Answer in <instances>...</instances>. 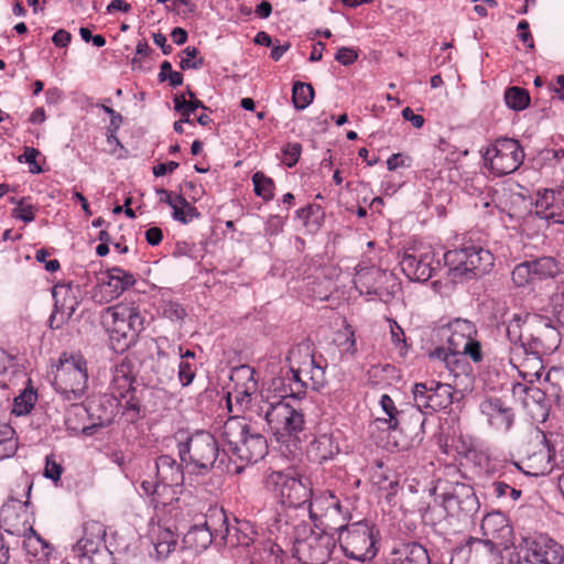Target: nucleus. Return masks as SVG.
Returning <instances> with one entry per match:
<instances>
[{
  "mask_svg": "<svg viewBox=\"0 0 564 564\" xmlns=\"http://www.w3.org/2000/svg\"><path fill=\"white\" fill-rule=\"evenodd\" d=\"M341 514V506L336 501L325 512V524L334 534H337L336 543H339L345 556L359 562L371 561L379 551L380 532L373 523L367 520L354 523H333L335 517Z\"/></svg>",
  "mask_w": 564,
  "mask_h": 564,
  "instance_id": "1",
  "label": "nucleus"
},
{
  "mask_svg": "<svg viewBox=\"0 0 564 564\" xmlns=\"http://www.w3.org/2000/svg\"><path fill=\"white\" fill-rule=\"evenodd\" d=\"M480 528L486 539L469 538L465 545L455 550L451 564H454L456 556L465 555H468L467 561L473 564L478 563V557L490 562L500 555V549L508 550L516 545L513 528L502 512L486 514Z\"/></svg>",
  "mask_w": 564,
  "mask_h": 564,
  "instance_id": "2",
  "label": "nucleus"
},
{
  "mask_svg": "<svg viewBox=\"0 0 564 564\" xmlns=\"http://www.w3.org/2000/svg\"><path fill=\"white\" fill-rule=\"evenodd\" d=\"M176 448L181 462L193 466L197 475H206L213 469L228 471V453L220 449L210 432L197 430L182 440L177 438Z\"/></svg>",
  "mask_w": 564,
  "mask_h": 564,
  "instance_id": "3",
  "label": "nucleus"
},
{
  "mask_svg": "<svg viewBox=\"0 0 564 564\" xmlns=\"http://www.w3.org/2000/svg\"><path fill=\"white\" fill-rule=\"evenodd\" d=\"M314 344L306 339L293 346L286 357L291 377H288L290 394L296 400L311 387L318 391L326 383L325 368L314 355Z\"/></svg>",
  "mask_w": 564,
  "mask_h": 564,
  "instance_id": "4",
  "label": "nucleus"
},
{
  "mask_svg": "<svg viewBox=\"0 0 564 564\" xmlns=\"http://www.w3.org/2000/svg\"><path fill=\"white\" fill-rule=\"evenodd\" d=\"M325 513L315 523L316 528L322 527L321 531H314L311 525L304 521L293 525V556L301 564H325L330 558L332 552L336 546L334 531H330L325 524Z\"/></svg>",
  "mask_w": 564,
  "mask_h": 564,
  "instance_id": "5",
  "label": "nucleus"
},
{
  "mask_svg": "<svg viewBox=\"0 0 564 564\" xmlns=\"http://www.w3.org/2000/svg\"><path fill=\"white\" fill-rule=\"evenodd\" d=\"M435 506L427 507L424 518L433 525L452 519L463 521L476 514L480 508L478 497L471 486L456 482L451 491L435 498Z\"/></svg>",
  "mask_w": 564,
  "mask_h": 564,
  "instance_id": "6",
  "label": "nucleus"
},
{
  "mask_svg": "<svg viewBox=\"0 0 564 564\" xmlns=\"http://www.w3.org/2000/svg\"><path fill=\"white\" fill-rule=\"evenodd\" d=\"M281 398L276 402L265 403L260 412L279 443L300 442L305 427L304 413L288 401L289 398L294 399L289 388H284Z\"/></svg>",
  "mask_w": 564,
  "mask_h": 564,
  "instance_id": "7",
  "label": "nucleus"
},
{
  "mask_svg": "<svg viewBox=\"0 0 564 564\" xmlns=\"http://www.w3.org/2000/svg\"><path fill=\"white\" fill-rule=\"evenodd\" d=\"M221 436L230 453L242 463L256 464L268 454L265 437L251 432L245 417L230 416L223 426Z\"/></svg>",
  "mask_w": 564,
  "mask_h": 564,
  "instance_id": "8",
  "label": "nucleus"
},
{
  "mask_svg": "<svg viewBox=\"0 0 564 564\" xmlns=\"http://www.w3.org/2000/svg\"><path fill=\"white\" fill-rule=\"evenodd\" d=\"M443 259L453 282L485 275L491 271L495 264L494 254L488 249L476 245H464L460 248L448 250L444 253Z\"/></svg>",
  "mask_w": 564,
  "mask_h": 564,
  "instance_id": "9",
  "label": "nucleus"
},
{
  "mask_svg": "<svg viewBox=\"0 0 564 564\" xmlns=\"http://www.w3.org/2000/svg\"><path fill=\"white\" fill-rule=\"evenodd\" d=\"M112 348L124 351L144 328V318L131 303H118L106 311Z\"/></svg>",
  "mask_w": 564,
  "mask_h": 564,
  "instance_id": "10",
  "label": "nucleus"
},
{
  "mask_svg": "<svg viewBox=\"0 0 564 564\" xmlns=\"http://www.w3.org/2000/svg\"><path fill=\"white\" fill-rule=\"evenodd\" d=\"M514 549L517 564H564V546L546 533L521 536Z\"/></svg>",
  "mask_w": 564,
  "mask_h": 564,
  "instance_id": "11",
  "label": "nucleus"
},
{
  "mask_svg": "<svg viewBox=\"0 0 564 564\" xmlns=\"http://www.w3.org/2000/svg\"><path fill=\"white\" fill-rule=\"evenodd\" d=\"M88 384L87 362L77 354L70 355L57 367L54 388L68 401L80 399Z\"/></svg>",
  "mask_w": 564,
  "mask_h": 564,
  "instance_id": "12",
  "label": "nucleus"
},
{
  "mask_svg": "<svg viewBox=\"0 0 564 564\" xmlns=\"http://www.w3.org/2000/svg\"><path fill=\"white\" fill-rule=\"evenodd\" d=\"M267 486L279 494L281 502L291 508H299L311 502L312 489L306 477L293 476L283 471H273L267 478ZM310 518L317 521V516L308 508Z\"/></svg>",
  "mask_w": 564,
  "mask_h": 564,
  "instance_id": "13",
  "label": "nucleus"
},
{
  "mask_svg": "<svg viewBox=\"0 0 564 564\" xmlns=\"http://www.w3.org/2000/svg\"><path fill=\"white\" fill-rule=\"evenodd\" d=\"M105 538L106 527L101 522L87 521L83 525V536L74 545L73 551L79 558H86L89 564H116Z\"/></svg>",
  "mask_w": 564,
  "mask_h": 564,
  "instance_id": "14",
  "label": "nucleus"
},
{
  "mask_svg": "<svg viewBox=\"0 0 564 564\" xmlns=\"http://www.w3.org/2000/svg\"><path fill=\"white\" fill-rule=\"evenodd\" d=\"M561 344V336L550 317L533 314L529 317V330L525 335V354L533 356L550 355Z\"/></svg>",
  "mask_w": 564,
  "mask_h": 564,
  "instance_id": "15",
  "label": "nucleus"
},
{
  "mask_svg": "<svg viewBox=\"0 0 564 564\" xmlns=\"http://www.w3.org/2000/svg\"><path fill=\"white\" fill-rule=\"evenodd\" d=\"M445 329L448 333L446 349L463 351L475 364L484 360L482 346L477 339L478 329L474 322L454 318L446 324Z\"/></svg>",
  "mask_w": 564,
  "mask_h": 564,
  "instance_id": "16",
  "label": "nucleus"
},
{
  "mask_svg": "<svg viewBox=\"0 0 564 564\" xmlns=\"http://www.w3.org/2000/svg\"><path fill=\"white\" fill-rule=\"evenodd\" d=\"M414 405L424 412H437L453 403V387L435 380L415 383L412 388Z\"/></svg>",
  "mask_w": 564,
  "mask_h": 564,
  "instance_id": "17",
  "label": "nucleus"
},
{
  "mask_svg": "<svg viewBox=\"0 0 564 564\" xmlns=\"http://www.w3.org/2000/svg\"><path fill=\"white\" fill-rule=\"evenodd\" d=\"M560 271V264L555 258L536 257L517 264L511 272V280L514 286L524 288L535 282L553 279Z\"/></svg>",
  "mask_w": 564,
  "mask_h": 564,
  "instance_id": "18",
  "label": "nucleus"
},
{
  "mask_svg": "<svg viewBox=\"0 0 564 564\" xmlns=\"http://www.w3.org/2000/svg\"><path fill=\"white\" fill-rule=\"evenodd\" d=\"M491 152L489 167L497 176L516 172L524 160V152L520 142L511 138L498 139L487 154Z\"/></svg>",
  "mask_w": 564,
  "mask_h": 564,
  "instance_id": "19",
  "label": "nucleus"
},
{
  "mask_svg": "<svg viewBox=\"0 0 564 564\" xmlns=\"http://www.w3.org/2000/svg\"><path fill=\"white\" fill-rule=\"evenodd\" d=\"M424 413L413 405H408L402 409L399 420H397L395 426L391 431L400 432L404 436V442L401 445L402 449L419 446L424 440Z\"/></svg>",
  "mask_w": 564,
  "mask_h": 564,
  "instance_id": "20",
  "label": "nucleus"
},
{
  "mask_svg": "<svg viewBox=\"0 0 564 564\" xmlns=\"http://www.w3.org/2000/svg\"><path fill=\"white\" fill-rule=\"evenodd\" d=\"M432 359L442 361L454 378L456 386L467 389L473 383V367L463 351H453L445 347H436L430 352Z\"/></svg>",
  "mask_w": 564,
  "mask_h": 564,
  "instance_id": "21",
  "label": "nucleus"
},
{
  "mask_svg": "<svg viewBox=\"0 0 564 564\" xmlns=\"http://www.w3.org/2000/svg\"><path fill=\"white\" fill-rule=\"evenodd\" d=\"M403 273L412 281L426 282L441 268L440 260H435L432 250L422 253L405 252L400 262Z\"/></svg>",
  "mask_w": 564,
  "mask_h": 564,
  "instance_id": "22",
  "label": "nucleus"
},
{
  "mask_svg": "<svg viewBox=\"0 0 564 564\" xmlns=\"http://www.w3.org/2000/svg\"><path fill=\"white\" fill-rule=\"evenodd\" d=\"M554 445L547 444V451H540L534 453L532 456L528 457L525 465L530 470H523V467L518 463H513L509 466L508 470H503L499 474L496 480H505L509 484L513 485L516 488L518 486L517 479L522 478L523 475H542L549 468V463L552 457V452H554Z\"/></svg>",
  "mask_w": 564,
  "mask_h": 564,
  "instance_id": "23",
  "label": "nucleus"
},
{
  "mask_svg": "<svg viewBox=\"0 0 564 564\" xmlns=\"http://www.w3.org/2000/svg\"><path fill=\"white\" fill-rule=\"evenodd\" d=\"M480 412L487 417L491 427L509 432L514 423V411L499 398H488L480 403Z\"/></svg>",
  "mask_w": 564,
  "mask_h": 564,
  "instance_id": "24",
  "label": "nucleus"
},
{
  "mask_svg": "<svg viewBox=\"0 0 564 564\" xmlns=\"http://www.w3.org/2000/svg\"><path fill=\"white\" fill-rule=\"evenodd\" d=\"M538 217L564 225V188L544 189L535 202Z\"/></svg>",
  "mask_w": 564,
  "mask_h": 564,
  "instance_id": "25",
  "label": "nucleus"
},
{
  "mask_svg": "<svg viewBox=\"0 0 564 564\" xmlns=\"http://www.w3.org/2000/svg\"><path fill=\"white\" fill-rule=\"evenodd\" d=\"M72 293L69 284L56 285L53 290V297L55 300L54 311L48 318V326L51 329H59L73 316L76 310V299L67 296Z\"/></svg>",
  "mask_w": 564,
  "mask_h": 564,
  "instance_id": "26",
  "label": "nucleus"
},
{
  "mask_svg": "<svg viewBox=\"0 0 564 564\" xmlns=\"http://www.w3.org/2000/svg\"><path fill=\"white\" fill-rule=\"evenodd\" d=\"M533 316L530 313H513L508 319L502 322L506 328V336L510 343V354L512 359L517 361L521 355L525 354L524 343L525 334L529 330V317Z\"/></svg>",
  "mask_w": 564,
  "mask_h": 564,
  "instance_id": "27",
  "label": "nucleus"
},
{
  "mask_svg": "<svg viewBox=\"0 0 564 564\" xmlns=\"http://www.w3.org/2000/svg\"><path fill=\"white\" fill-rule=\"evenodd\" d=\"M155 475L162 484V491L182 487L184 484L182 462L177 463L171 455H160L155 459Z\"/></svg>",
  "mask_w": 564,
  "mask_h": 564,
  "instance_id": "28",
  "label": "nucleus"
},
{
  "mask_svg": "<svg viewBox=\"0 0 564 564\" xmlns=\"http://www.w3.org/2000/svg\"><path fill=\"white\" fill-rule=\"evenodd\" d=\"M387 564H431L426 549L417 542L401 543L386 560Z\"/></svg>",
  "mask_w": 564,
  "mask_h": 564,
  "instance_id": "29",
  "label": "nucleus"
},
{
  "mask_svg": "<svg viewBox=\"0 0 564 564\" xmlns=\"http://www.w3.org/2000/svg\"><path fill=\"white\" fill-rule=\"evenodd\" d=\"M340 452L338 441L333 433L316 435L307 447L310 459L317 464L334 459Z\"/></svg>",
  "mask_w": 564,
  "mask_h": 564,
  "instance_id": "30",
  "label": "nucleus"
},
{
  "mask_svg": "<svg viewBox=\"0 0 564 564\" xmlns=\"http://www.w3.org/2000/svg\"><path fill=\"white\" fill-rule=\"evenodd\" d=\"M254 531L248 521H241L234 518V523L228 527V535L224 533L218 543L229 547H247L253 543Z\"/></svg>",
  "mask_w": 564,
  "mask_h": 564,
  "instance_id": "31",
  "label": "nucleus"
},
{
  "mask_svg": "<svg viewBox=\"0 0 564 564\" xmlns=\"http://www.w3.org/2000/svg\"><path fill=\"white\" fill-rule=\"evenodd\" d=\"M134 283V275L120 267H112L105 272L104 285L109 289L111 299L120 296Z\"/></svg>",
  "mask_w": 564,
  "mask_h": 564,
  "instance_id": "32",
  "label": "nucleus"
},
{
  "mask_svg": "<svg viewBox=\"0 0 564 564\" xmlns=\"http://www.w3.org/2000/svg\"><path fill=\"white\" fill-rule=\"evenodd\" d=\"M543 356H533L524 354L519 357L517 361L512 359L510 354L509 361L518 370L519 376L528 383H533L539 380L543 370Z\"/></svg>",
  "mask_w": 564,
  "mask_h": 564,
  "instance_id": "33",
  "label": "nucleus"
},
{
  "mask_svg": "<svg viewBox=\"0 0 564 564\" xmlns=\"http://www.w3.org/2000/svg\"><path fill=\"white\" fill-rule=\"evenodd\" d=\"M134 382L135 379L131 373L130 364L121 362L116 366L111 380V389L118 398H127L129 393L135 391Z\"/></svg>",
  "mask_w": 564,
  "mask_h": 564,
  "instance_id": "34",
  "label": "nucleus"
},
{
  "mask_svg": "<svg viewBox=\"0 0 564 564\" xmlns=\"http://www.w3.org/2000/svg\"><path fill=\"white\" fill-rule=\"evenodd\" d=\"M215 536L216 543L220 541L224 533L228 535L229 518L224 508L212 506L205 513V521L202 523Z\"/></svg>",
  "mask_w": 564,
  "mask_h": 564,
  "instance_id": "35",
  "label": "nucleus"
},
{
  "mask_svg": "<svg viewBox=\"0 0 564 564\" xmlns=\"http://www.w3.org/2000/svg\"><path fill=\"white\" fill-rule=\"evenodd\" d=\"M215 536L203 524H194L183 536L185 549L200 553L209 547Z\"/></svg>",
  "mask_w": 564,
  "mask_h": 564,
  "instance_id": "36",
  "label": "nucleus"
},
{
  "mask_svg": "<svg viewBox=\"0 0 564 564\" xmlns=\"http://www.w3.org/2000/svg\"><path fill=\"white\" fill-rule=\"evenodd\" d=\"M282 547L271 540L262 541L252 554V560L259 564H281L283 558Z\"/></svg>",
  "mask_w": 564,
  "mask_h": 564,
  "instance_id": "37",
  "label": "nucleus"
},
{
  "mask_svg": "<svg viewBox=\"0 0 564 564\" xmlns=\"http://www.w3.org/2000/svg\"><path fill=\"white\" fill-rule=\"evenodd\" d=\"M544 382L549 383L550 399L564 411V369L551 368L545 375Z\"/></svg>",
  "mask_w": 564,
  "mask_h": 564,
  "instance_id": "38",
  "label": "nucleus"
},
{
  "mask_svg": "<svg viewBox=\"0 0 564 564\" xmlns=\"http://www.w3.org/2000/svg\"><path fill=\"white\" fill-rule=\"evenodd\" d=\"M104 406L102 401L100 400L98 403L91 402L89 408L87 409L90 417L96 419L97 421L88 426H84L82 433L86 436H91L96 433L98 429L109 426L113 421V412L112 410L107 411L104 410L100 412V409Z\"/></svg>",
  "mask_w": 564,
  "mask_h": 564,
  "instance_id": "39",
  "label": "nucleus"
},
{
  "mask_svg": "<svg viewBox=\"0 0 564 564\" xmlns=\"http://www.w3.org/2000/svg\"><path fill=\"white\" fill-rule=\"evenodd\" d=\"M19 448L15 431L7 423H0V460L12 457Z\"/></svg>",
  "mask_w": 564,
  "mask_h": 564,
  "instance_id": "40",
  "label": "nucleus"
},
{
  "mask_svg": "<svg viewBox=\"0 0 564 564\" xmlns=\"http://www.w3.org/2000/svg\"><path fill=\"white\" fill-rule=\"evenodd\" d=\"M172 209L173 218L182 224H188L200 217V213L197 210V208L188 203L187 199L181 194L175 197V205Z\"/></svg>",
  "mask_w": 564,
  "mask_h": 564,
  "instance_id": "41",
  "label": "nucleus"
},
{
  "mask_svg": "<svg viewBox=\"0 0 564 564\" xmlns=\"http://www.w3.org/2000/svg\"><path fill=\"white\" fill-rule=\"evenodd\" d=\"M488 492L497 499L516 502L522 491L505 480H495L488 486Z\"/></svg>",
  "mask_w": 564,
  "mask_h": 564,
  "instance_id": "42",
  "label": "nucleus"
},
{
  "mask_svg": "<svg viewBox=\"0 0 564 564\" xmlns=\"http://www.w3.org/2000/svg\"><path fill=\"white\" fill-rule=\"evenodd\" d=\"M505 101L510 109L521 111L529 107L531 98L525 88L512 86L506 89Z\"/></svg>",
  "mask_w": 564,
  "mask_h": 564,
  "instance_id": "43",
  "label": "nucleus"
},
{
  "mask_svg": "<svg viewBox=\"0 0 564 564\" xmlns=\"http://www.w3.org/2000/svg\"><path fill=\"white\" fill-rule=\"evenodd\" d=\"M314 99V89L311 84L295 82L292 88V102L295 109L304 110Z\"/></svg>",
  "mask_w": 564,
  "mask_h": 564,
  "instance_id": "44",
  "label": "nucleus"
},
{
  "mask_svg": "<svg viewBox=\"0 0 564 564\" xmlns=\"http://www.w3.org/2000/svg\"><path fill=\"white\" fill-rule=\"evenodd\" d=\"M296 217L303 220L304 226L317 230L324 220V210L319 205L308 204L296 210Z\"/></svg>",
  "mask_w": 564,
  "mask_h": 564,
  "instance_id": "45",
  "label": "nucleus"
},
{
  "mask_svg": "<svg viewBox=\"0 0 564 564\" xmlns=\"http://www.w3.org/2000/svg\"><path fill=\"white\" fill-rule=\"evenodd\" d=\"M252 183L254 186V194L265 202L274 197L275 184L271 177H268L263 172H256L252 175Z\"/></svg>",
  "mask_w": 564,
  "mask_h": 564,
  "instance_id": "46",
  "label": "nucleus"
},
{
  "mask_svg": "<svg viewBox=\"0 0 564 564\" xmlns=\"http://www.w3.org/2000/svg\"><path fill=\"white\" fill-rule=\"evenodd\" d=\"M23 549L28 554L34 557H47L51 553V545L41 536H25L23 540Z\"/></svg>",
  "mask_w": 564,
  "mask_h": 564,
  "instance_id": "47",
  "label": "nucleus"
},
{
  "mask_svg": "<svg viewBox=\"0 0 564 564\" xmlns=\"http://www.w3.org/2000/svg\"><path fill=\"white\" fill-rule=\"evenodd\" d=\"M36 399L37 395L34 390L25 389L19 397L14 399L13 412L19 416L29 414L33 410Z\"/></svg>",
  "mask_w": 564,
  "mask_h": 564,
  "instance_id": "48",
  "label": "nucleus"
},
{
  "mask_svg": "<svg viewBox=\"0 0 564 564\" xmlns=\"http://www.w3.org/2000/svg\"><path fill=\"white\" fill-rule=\"evenodd\" d=\"M183 53L186 57L182 58L180 62V68L182 70L199 69L204 66L205 59L203 56H199V50L197 47L187 46L183 50Z\"/></svg>",
  "mask_w": 564,
  "mask_h": 564,
  "instance_id": "49",
  "label": "nucleus"
},
{
  "mask_svg": "<svg viewBox=\"0 0 564 564\" xmlns=\"http://www.w3.org/2000/svg\"><path fill=\"white\" fill-rule=\"evenodd\" d=\"M380 405L382 411L387 414V419L382 421L388 424V429L391 430L395 426L397 420H399L402 409H398L394 401L388 394H382L380 398Z\"/></svg>",
  "mask_w": 564,
  "mask_h": 564,
  "instance_id": "50",
  "label": "nucleus"
},
{
  "mask_svg": "<svg viewBox=\"0 0 564 564\" xmlns=\"http://www.w3.org/2000/svg\"><path fill=\"white\" fill-rule=\"evenodd\" d=\"M26 199V197H22L19 199L18 206L12 209V217L20 219L24 223H31L35 218L37 207L32 204H28Z\"/></svg>",
  "mask_w": 564,
  "mask_h": 564,
  "instance_id": "51",
  "label": "nucleus"
},
{
  "mask_svg": "<svg viewBox=\"0 0 564 564\" xmlns=\"http://www.w3.org/2000/svg\"><path fill=\"white\" fill-rule=\"evenodd\" d=\"M141 489L142 491L153 498V501L162 502L163 505H167L169 502L163 501L162 498L165 494V491H162V484L156 478V480H142L141 481Z\"/></svg>",
  "mask_w": 564,
  "mask_h": 564,
  "instance_id": "52",
  "label": "nucleus"
},
{
  "mask_svg": "<svg viewBox=\"0 0 564 564\" xmlns=\"http://www.w3.org/2000/svg\"><path fill=\"white\" fill-rule=\"evenodd\" d=\"M163 316L175 322V321H184L186 317V311L182 304L174 301L164 302L163 306Z\"/></svg>",
  "mask_w": 564,
  "mask_h": 564,
  "instance_id": "53",
  "label": "nucleus"
},
{
  "mask_svg": "<svg viewBox=\"0 0 564 564\" xmlns=\"http://www.w3.org/2000/svg\"><path fill=\"white\" fill-rule=\"evenodd\" d=\"M63 470L64 469L62 465L56 462L55 456L53 454L47 455L45 457V467L43 471V476L45 478L57 482L61 479Z\"/></svg>",
  "mask_w": 564,
  "mask_h": 564,
  "instance_id": "54",
  "label": "nucleus"
},
{
  "mask_svg": "<svg viewBox=\"0 0 564 564\" xmlns=\"http://www.w3.org/2000/svg\"><path fill=\"white\" fill-rule=\"evenodd\" d=\"M301 152H302V145L300 143H297V142L288 143L282 150L283 163L288 167L294 166L299 162Z\"/></svg>",
  "mask_w": 564,
  "mask_h": 564,
  "instance_id": "55",
  "label": "nucleus"
},
{
  "mask_svg": "<svg viewBox=\"0 0 564 564\" xmlns=\"http://www.w3.org/2000/svg\"><path fill=\"white\" fill-rule=\"evenodd\" d=\"M390 334H391V341L400 350V352H405L408 350V344L405 339V334L402 327L393 321L390 325Z\"/></svg>",
  "mask_w": 564,
  "mask_h": 564,
  "instance_id": "56",
  "label": "nucleus"
},
{
  "mask_svg": "<svg viewBox=\"0 0 564 564\" xmlns=\"http://www.w3.org/2000/svg\"><path fill=\"white\" fill-rule=\"evenodd\" d=\"M253 375L254 370L250 366L242 365L232 370L230 379L234 380L235 378H237L238 380H246L245 387L250 386L251 388H256L257 382L253 378Z\"/></svg>",
  "mask_w": 564,
  "mask_h": 564,
  "instance_id": "57",
  "label": "nucleus"
},
{
  "mask_svg": "<svg viewBox=\"0 0 564 564\" xmlns=\"http://www.w3.org/2000/svg\"><path fill=\"white\" fill-rule=\"evenodd\" d=\"M40 155V151L32 147H25L22 155L19 156V162L23 160L30 164V172L39 174L42 172V167L36 163V158Z\"/></svg>",
  "mask_w": 564,
  "mask_h": 564,
  "instance_id": "58",
  "label": "nucleus"
},
{
  "mask_svg": "<svg viewBox=\"0 0 564 564\" xmlns=\"http://www.w3.org/2000/svg\"><path fill=\"white\" fill-rule=\"evenodd\" d=\"M252 389L250 386H246L242 390L236 389L234 393H228L227 404L230 412H232V397L235 398L236 404L243 406L250 401L251 393L249 390Z\"/></svg>",
  "mask_w": 564,
  "mask_h": 564,
  "instance_id": "59",
  "label": "nucleus"
},
{
  "mask_svg": "<svg viewBox=\"0 0 564 564\" xmlns=\"http://www.w3.org/2000/svg\"><path fill=\"white\" fill-rule=\"evenodd\" d=\"M381 275H383L382 271H380L379 269L371 268L367 272H359L357 274L356 283H358L361 288H366V292L368 294H378L377 290L369 285V280L372 276H381Z\"/></svg>",
  "mask_w": 564,
  "mask_h": 564,
  "instance_id": "60",
  "label": "nucleus"
},
{
  "mask_svg": "<svg viewBox=\"0 0 564 564\" xmlns=\"http://www.w3.org/2000/svg\"><path fill=\"white\" fill-rule=\"evenodd\" d=\"M358 58V52L352 47L343 46L337 50L335 59L344 66L354 64Z\"/></svg>",
  "mask_w": 564,
  "mask_h": 564,
  "instance_id": "61",
  "label": "nucleus"
},
{
  "mask_svg": "<svg viewBox=\"0 0 564 564\" xmlns=\"http://www.w3.org/2000/svg\"><path fill=\"white\" fill-rule=\"evenodd\" d=\"M195 377V370L193 369V365L188 361L182 360L178 365V379L183 387H186L192 383Z\"/></svg>",
  "mask_w": 564,
  "mask_h": 564,
  "instance_id": "62",
  "label": "nucleus"
},
{
  "mask_svg": "<svg viewBox=\"0 0 564 564\" xmlns=\"http://www.w3.org/2000/svg\"><path fill=\"white\" fill-rule=\"evenodd\" d=\"M185 94L184 95H176L174 98H173V102H174V109L175 111H182L186 108H189V110H197V109H204V110H208L210 111V109L208 107H206L204 104H198V102H188L186 99H185Z\"/></svg>",
  "mask_w": 564,
  "mask_h": 564,
  "instance_id": "63",
  "label": "nucleus"
},
{
  "mask_svg": "<svg viewBox=\"0 0 564 564\" xmlns=\"http://www.w3.org/2000/svg\"><path fill=\"white\" fill-rule=\"evenodd\" d=\"M126 399L124 409L127 412H132L134 419L142 416L141 414V399L137 395V390L129 393Z\"/></svg>",
  "mask_w": 564,
  "mask_h": 564,
  "instance_id": "64",
  "label": "nucleus"
}]
</instances>
